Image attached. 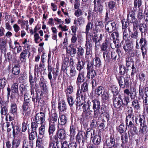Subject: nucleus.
Masks as SVG:
<instances>
[{"mask_svg": "<svg viewBox=\"0 0 148 148\" xmlns=\"http://www.w3.org/2000/svg\"><path fill=\"white\" fill-rule=\"evenodd\" d=\"M116 78L120 88H128L131 85V79L129 76L126 75L124 77L121 75L116 76Z\"/></svg>", "mask_w": 148, "mask_h": 148, "instance_id": "obj_1", "label": "nucleus"}, {"mask_svg": "<svg viewBox=\"0 0 148 148\" xmlns=\"http://www.w3.org/2000/svg\"><path fill=\"white\" fill-rule=\"evenodd\" d=\"M118 143L116 142L113 135H111L104 143L103 148L117 147Z\"/></svg>", "mask_w": 148, "mask_h": 148, "instance_id": "obj_2", "label": "nucleus"}, {"mask_svg": "<svg viewBox=\"0 0 148 148\" xmlns=\"http://www.w3.org/2000/svg\"><path fill=\"white\" fill-rule=\"evenodd\" d=\"M37 114H36L35 116L34 120V119L33 121H34V122H32V123L31 128L32 129V132L29 135V139L30 140H34L36 137H37V133L36 131V128L37 127V119L36 118V116Z\"/></svg>", "mask_w": 148, "mask_h": 148, "instance_id": "obj_3", "label": "nucleus"}, {"mask_svg": "<svg viewBox=\"0 0 148 148\" xmlns=\"http://www.w3.org/2000/svg\"><path fill=\"white\" fill-rule=\"evenodd\" d=\"M12 93L10 96V101H12L14 98H19V93L18 91V84L17 83H14L13 84L11 87Z\"/></svg>", "mask_w": 148, "mask_h": 148, "instance_id": "obj_4", "label": "nucleus"}, {"mask_svg": "<svg viewBox=\"0 0 148 148\" xmlns=\"http://www.w3.org/2000/svg\"><path fill=\"white\" fill-rule=\"evenodd\" d=\"M106 31L110 33H112L117 29L116 23L112 21L106 23L105 25Z\"/></svg>", "mask_w": 148, "mask_h": 148, "instance_id": "obj_5", "label": "nucleus"}, {"mask_svg": "<svg viewBox=\"0 0 148 148\" xmlns=\"http://www.w3.org/2000/svg\"><path fill=\"white\" fill-rule=\"evenodd\" d=\"M85 132L81 131L79 132L76 136V143L79 144V146H83L84 143Z\"/></svg>", "mask_w": 148, "mask_h": 148, "instance_id": "obj_6", "label": "nucleus"}, {"mask_svg": "<svg viewBox=\"0 0 148 148\" xmlns=\"http://www.w3.org/2000/svg\"><path fill=\"white\" fill-rule=\"evenodd\" d=\"M135 116L134 115H126L125 119V126L129 128L134 124Z\"/></svg>", "mask_w": 148, "mask_h": 148, "instance_id": "obj_7", "label": "nucleus"}, {"mask_svg": "<svg viewBox=\"0 0 148 148\" xmlns=\"http://www.w3.org/2000/svg\"><path fill=\"white\" fill-rule=\"evenodd\" d=\"M85 73L84 71L79 72L76 81V84L79 87L81 84L86 79Z\"/></svg>", "mask_w": 148, "mask_h": 148, "instance_id": "obj_8", "label": "nucleus"}, {"mask_svg": "<svg viewBox=\"0 0 148 148\" xmlns=\"http://www.w3.org/2000/svg\"><path fill=\"white\" fill-rule=\"evenodd\" d=\"M113 104L115 108L119 109L121 107H122L121 95H119L118 97H117L116 96H113Z\"/></svg>", "mask_w": 148, "mask_h": 148, "instance_id": "obj_9", "label": "nucleus"}, {"mask_svg": "<svg viewBox=\"0 0 148 148\" xmlns=\"http://www.w3.org/2000/svg\"><path fill=\"white\" fill-rule=\"evenodd\" d=\"M90 109L91 110L100 109V102L98 99H94L91 102H90Z\"/></svg>", "mask_w": 148, "mask_h": 148, "instance_id": "obj_10", "label": "nucleus"}, {"mask_svg": "<svg viewBox=\"0 0 148 148\" xmlns=\"http://www.w3.org/2000/svg\"><path fill=\"white\" fill-rule=\"evenodd\" d=\"M49 123L55 124L58 120V114L55 112H52L51 110L50 113H49Z\"/></svg>", "mask_w": 148, "mask_h": 148, "instance_id": "obj_11", "label": "nucleus"}, {"mask_svg": "<svg viewBox=\"0 0 148 148\" xmlns=\"http://www.w3.org/2000/svg\"><path fill=\"white\" fill-rule=\"evenodd\" d=\"M67 121V118L65 115L62 114L60 115L58 119V127L60 125L62 126L65 125Z\"/></svg>", "mask_w": 148, "mask_h": 148, "instance_id": "obj_12", "label": "nucleus"}, {"mask_svg": "<svg viewBox=\"0 0 148 148\" xmlns=\"http://www.w3.org/2000/svg\"><path fill=\"white\" fill-rule=\"evenodd\" d=\"M55 126V124L49 123L48 133L49 136V138H50V141H52V136L56 130Z\"/></svg>", "mask_w": 148, "mask_h": 148, "instance_id": "obj_13", "label": "nucleus"}, {"mask_svg": "<svg viewBox=\"0 0 148 148\" xmlns=\"http://www.w3.org/2000/svg\"><path fill=\"white\" fill-rule=\"evenodd\" d=\"M58 108L59 112L66 111L67 108L66 102L64 101H59Z\"/></svg>", "mask_w": 148, "mask_h": 148, "instance_id": "obj_14", "label": "nucleus"}, {"mask_svg": "<svg viewBox=\"0 0 148 148\" xmlns=\"http://www.w3.org/2000/svg\"><path fill=\"white\" fill-rule=\"evenodd\" d=\"M85 62L83 60H78L77 64H76V68L79 72H81L82 70L84 68Z\"/></svg>", "mask_w": 148, "mask_h": 148, "instance_id": "obj_15", "label": "nucleus"}, {"mask_svg": "<svg viewBox=\"0 0 148 148\" xmlns=\"http://www.w3.org/2000/svg\"><path fill=\"white\" fill-rule=\"evenodd\" d=\"M40 124L41 126L38 129V139L41 141H42V138L43 137L45 132V125L43 123Z\"/></svg>", "mask_w": 148, "mask_h": 148, "instance_id": "obj_16", "label": "nucleus"}, {"mask_svg": "<svg viewBox=\"0 0 148 148\" xmlns=\"http://www.w3.org/2000/svg\"><path fill=\"white\" fill-rule=\"evenodd\" d=\"M123 48L125 52H129V50L133 49L134 46L132 42L130 41H127L125 45L123 46Z\"/></svg>", "mask_w": 148, "mask_h": 148, "instance_id": "obj_17", "label": "nucleus"}, {"mask_svg": "<svg viewBox=\"0 0 148 148\" xmlns=\"http://www.w3.org/2000/svg\"><path fill=\"white\" fill-rule=\"evenodd\" d=\"M13 100L10 105V114H12L14 115L17 116V105L15 103H13Z\"/></svg>", "mask_w": 148, "mask_h": 148, "instance_id": "obj_18", "label": "nucleus"}, {"mask_svg": "<svg viewBox=\"0 0 148 148\" xmlns=\"http://www.w3.org/2000/svg\"><path fill=\"white\" fill-rule=\"evenodd\" d=\"M39 84L41 90L43 91V92H45L47 91L45 81L43 78L40 79Z\"/></svg>", "mask_w": 148, "mask_h": 148, "instance_id": "obj_19", "label": "nucleus"}, {"mask_svg": "<svg viewBox=\"0 0 148 148\" xmlns=\"http://www.w3.org/2000/svg\"><path fill=\"white\" fill-rule=\"evenodd\" d=\"M121 100L122 107L126 108L130 102L129 97L128 96H124L123 97H121Z\"/></svg>", "mask_w": 148, "mask_h": 148, "instance_id": "obj_20", "label": "nucleus"}, {"mask_svg": "<svg viewBox=\"0 0 148 148\" xmlns=\"http://www.w3.org/2000/svg\"><path fill=\"white\" fill-rule=\"evenodd\" d=\"M110 36L112 38V40L114 44L115 43H116V41L117 42V43H119V34L117 29L112 32Z\"/></svg>", "mask_w": 148, "mask_h": 148, "instance_id": "obj_21", "label": "nucleus"}, {"mask_svg": "<svg viewBox=\"0 0 148 148\" xmlns=\"http://www.w3.org/2000/svg\"><path fill=\"white\" fill-rule=\"evenodd\" d=\"M27 52L26 50H23L19 56L20 60L21 62L25 63L27 60L28 56L27 55Z\"/></svg>", "mask_w": 148, "mask_h": 148, "instance_id": "obj_22", "label": "nucleus"}, {"mask_svg": "<svg viewBox=\"0 0 148 148\" xmlns=\"http://www.w3.org/2000/svg\"><path fill=\"white\" fill-rule=\"evenodd\" d=\"M59 138L60 139H64L66 137V132L63 129H60L59 130L56 134Z\"/></svg>", "mask_w": 148, "mask_h": 148, "instance_id": "obj_23", "label": "nucleus"}, {"mask_svg": "<svg viewBox=\"0 0 148 148\" xmlns=\"http://www.w3.org/2000/svg\"><path fill=\"white\" fill-rule=\"evenodd\" d=\"M69 49L66 48L67 53L69 54L71 57H73L75 54L76 52V49L72 45L69 46L68 47Z\"/></svg>", "mask_w": 148, "mask_h": 148, "instance_id": "obj_24", "label": "nucleus"}, {"mask_svg": "<svg viewBox=\"0 0 148 148\" xmlns=\"http://www.w3.org/2000/svg\"><path fill=\"white\" fill-rule=\"evenodd\" d=\"M139 29L141 32V36H143V34L145 35L148 30V28L146 25L144 24H140Z\"/></svg>", "mask_w": 148, "mask_h": 148, "instance_id": "obj_25", "label": "nucleus"}, {"mask_svg": "<svg viewBox=\"0 0 148 148\" xmlns=\"http://www.w3.org/2000/svg\"><path fill=\"white\" fill-rule=\"evenodd\" d=\"M76 95V99L77 100H78V99L79 100L80 98L81 97V99L83 100L85 98V97L86 96V93L80 90V89L79 88L77 89Z\"/></svg>", "mask_w": 148, "mask_h": 148, "instance_id": "obj_26", "label": "nucleus"}, {"mask_svg": "<svg viewBox=\"0 0 148 148\" xmlns=\"http://www.w3.org/2000/svg\"><path fill=\"white\" fill-rule=\"evenodd\" d=\"M125 62V66L127 69H128L129 67L130 68L131 66H132L133 64H134L133 59L129 56L126 58Z\"/></svg>", "mask_w": 148, "mask_h": 148, "instance_id": "obj_27", "label": "nucleus"}, {"mask_svg": "<svg viewBox=\"0 0 148 148\" xmlns=\"http://www.w3.org/2000/svg\"><path fill=\"white\" fill-rule=\"evenodd\" d=\"M96 75L95 71L94 70L87 71L86 77L89 79H92L95 77Z\"/></svg>", "mask_w": 148, "mask_h": 148, "instance_id": "obj_28", "label": "nucleus"}, {"mask_svg": "<svg viewBox=\"0 0 148 148\" xmlns=\"http://www.w3.org/2000/svg\"><path fill=\"white\" fill-rule=\"evenodd\" d=\"M85 46L86 49L85 57L87 59H88L89 56L90 54V48L92 47L91 43H90L89 41H86Z\"/></svg>", "mask_w": 148, "mask_h": 148, "instance_id": "obj_29", "label": "nucleus"}, {"mask_svg": "<svg viewBox=\"0 0 148 148\" xmlns=\"http://www.w3.org/2000/svg\"><path fill=\"white\" fill-rule=\"evenodd\" d=\"M136 19L135 12L133 11H132L128 14L127 20L128 22L130 21V23H132Z\"/></svg>", "mask_w": 148, "mask_h": 148, "instance_id": "obj_30", "label": "nucleus"}, {"mask_svg": "<svg viewBox=\"0 0 148 148\" xmlns=\"http://www.w3.org/2000/svg\"><path fill=\"white\" fill-rule=\"evenodd\" d=\"M94 5V11L96 12L101 13L103 9L102 5L101 3H95Z\"/></svg>", "mask_w": 148, "mask_h": 148, "instance_id": "obj_31", "label": "nucleus"}, {"mask_svg": "<svg viewBox=\"0 0 148 148\" xmlns=\"http://www.w3.org/2000/svg\"><path fill=\"white\" fill-rule=\"evenodd\" d=\"M101 140V137L100 135H95L93 138L92 140L93 143L95 145H99Z\"/></svg>", "mask_w": 148, "mask_h": 148, "instance_id": "obj_32", "label": "nucleus"}, {"mask_svg": "<svg viewBox=\"0 0 148 148\" xmlns=\"http://www.w3.org/2000/svg\"><path fill=\"white\" fill-rule=\"evenodd\" d=\"M95 26L96 31H98L99 30V29L103 28L104 25L102 21H97L95 22Z\"/></svg>", "mask_w": 148, "mask_h": 148, "instance_id": "obj_33", "label": "nucleus"}, {"mask_svg": "<svg viewBox=\"0 0 148 148\" xmlns=\"http://www.w3.org/2000/svg\"><path fill=\"white\" fill-rule=\"evenodd\" d=\"M138 101L136 99L132 101V106L135 110H138L140 108V104Z\"/></svg>", "mask_w": 148, "mask_h": 148, "instance_id": "obj_34", "label": "nucleus"}, {"mask_svg": "<svg viewBox=\"0 0 148 148\" xmlns=\"http://www.w3.org/2000/svg\"><path fill=\"white\" fill-rule=\"evenodd\" d=\"M75 128L73 125L71 124L70 128V137L71 140H73L74 138V136L75 134Z\"/></svg>", "mask_w": 148, "mask_h": 148, "instance_id": "obj_35", "label": "nucleus"}, {"mask_svg": "<svg viewBox=\"0 0 148 148\" xmlns=\"http://www.w3.org/2000/svg\"><path fill=\"white\" fill-rule=\"evenodd\" d=\"M128 128L129 129V130L128 132L129 134L130 133L131 134L132 136L134 135L135 134H137L138 130L137 127L134 126V124L131 127H130L129 128Z\"/></svg>", "mask_w": 148, "mask_h": 148, "instance_id": "obj_36", "label": "nucleus"}, {"mask_svg": "<svg viewBox=\"0 0 148 148\" xmlns=\"http://www.w3.org/2000/svg\"><path fill=\"white\" fill-rule=\"evenodd\" d=\"M127 128L126 127L125 128L124 124L123 123H122L120 124L119 126L116 127V129L120 134H122L124 132L126 131Z\"/></svg>", "mask_w": 148, "mask_h": 148, "instance_id": "obj_37", "label": "nucleus"}, {"mask_svg": "<svg viewBox=\"0 0 148 148\" xmlns=\"http://www.w3.org/2000/svg\"><path fill=\"white\" fill-rule=\"evenodd\" d=\"M139 43L140 44V47H145L146 46L147 44V41L145 36H141Z\"/></svg>", "mask_w": 148, "mask_h": 148, "instance_id": "obj_38", "label": "nucleus"}, {"mask_svg": "<svg viewBox=\"0 0 148 148\" xmlns=\"http://www.w3.org/2000/svg\"><path fill=\"white\" fill-rule=\"evenodd\" d=\"M92 40L95 43V47L98 46L100 44L99 42L101 40L99 39L98 35L97 34H95L92 38Z\"/></svg>", "mask_w": 148, "mask_h": 148, "instance_id": "obj_39", "label": "nucleus"}, {"mask_svg": "<svg viewBox=\"0 0 148 148\" xmlns=\"http://www.w3.org/2000/svg\"><path fill=\"white\" fill-rule=\"evenodd\" d=\"M84 136V139H86L87 138H91L93 137L92 132L91 128H88L87 130L86 133H85Z\"/></svg>", "mask_w": 148, "mask_h": 148, "instance_id": "obj_40", "label": "nucleus"}, {"mask_svg": "<svg viewBox=\"0 0 148 148\" xmlns=\"http://www.w3.org/2000/svg\"><path fill=\"white\" fill-rule=\"evenodd\" d=\"M11 125L12 126V127L13 129V135L14 136H15L19 133L20 131V128L18 126L16 125L14 126L13 124L12 123Z\"/></svg>", "mask_w": 148, "mask_h": 148, "instance_id": "obj_41", "label": "nucleus"}, {"mask_svg": "<svg viewBox=\"0 0 148 148\" xmlns=\"http://www.w3.org/2000/svg\"><path fill=\"white\" fill-rule=\"evenodd\" d=\"M32 142L31 141H28L25 140L23 141L22 148H30V147L33 146Z\"/></svg>", "mask_w": 148, "mask_h": 148, "instance_id": "obj_42", "label": "nucleus"}, {"mask_svg": "<svg viewBox=\"0 0 148 148\" xmlns=\"http://www.w3.org/2000/svg\"><path fill=\"white\" fill-rule=\"evenodd\" d=\"M38 122H39L40 124H42L45 121V115L44 113L40 112L38 113Z\"/></svg>", "mask_w": 148, "mask_h": 148, "instance_id": "obj_43", "label": "nucleus"}, {"mask_svg": "<svg viewBox=\"0 0 148 148\" xmlns=\"http://www.w3.org/2000/svg\"><path fill=\"white\" fill-rule=\"evenodd\" d=\"M66 97L69 106L71 107H72L75 102V100H74L73 98L71 95H67Z\"/></svg>", "mask_w": 148, "mask_h": 148, "instance_id": "obj_44", "label": "nucleus"}, {"mask_svg": "<svg viewBox=\"0 0 148 148\" xmlns=\"http://www.w3.org/2000/svg\"><path fill=\"white\" fill-rule=\"evenodd\" d=\"M121 140L122 141L121 146H123L124 145L127 143L128 138L127 134V133H125L124 134L121 135Z\"/></svg>", "mask_w": 148, "mask_h": 148, "instance_id": "obj_45", "label": "nucleus"}, {"mask_svg": "<svg viewBox=\"0 0 148 148\" xmlns=\"http://www.w3.org/2000/svg\"><path fill=\"white\" fill-rule=\"evenodd\" d=\"M147 128V126L145 124H143L142 127H140L139 132L140 136H143L146 133Z\"/></svg>", "mask_w": 148, "mask_h": 148, "instance_id": "obj_46", "label": "nucleus"}, {"mask_svg": "<svg viewBox=\"0 0 148 148\" xmlns=\"http://www.w3.org/2000/svg\"><path fill=\"white\" fill-rule=\"evenodd\" d=\"M95 90L96 94L99 96L101 95L105 91L104 88L101 86H99L97 89L95 88Z\"/></svg>", "mask_w": 148, "mask_h": 148, "instance_id": "obj_47", "label": "nucleus"}, {"mask_svg": "<svg viewBox=\"0 0 148 148\" xmlns=\"http://www.w3.org/2000/svg\"><path fill=\"white\" fill-rule=\"evenodd\" d=\"M90 112V110L83 111L82 114V117L86 119H89L91 117L92 115Z\"/></svg>", "mask_w": 148, "mask_h": 148, "instance_id": "obj_48", "label": "nucleus"}, {"mask_svg": "<svg viewBox=\"0 0 148 148\" xmlns=\"http://www.w3.org/2000/svg\"><path fill=\"white\" fill-rule=\"evenodd\" d=\"M88 90V85L86 81L84 82L81 85V89L82 91L86 93Z\"/></svg>", "mask_w": 148, "mask_h": 148, "instance_id": "obj_49", "label": "nucleus"}, {"mask_svg": "<svg viewBox=\"0 0 148 148\" xmlns=\"http://www.w3.org/2000/svg\"><path fill=\"white\" fill-rule=\"evenodd\" d=\"M82 109L83 111L90 110L91 112H93V110L90 109V105L89 101L87 102L86 104L85 103L83 104L82 106Z\"/></svg>", "mask_w": 148, "mask_h": 148, "instance_id": "obj_50", "label": "nucleus"}, {"mask_svg": "<svg viewBox=\"0 0 148 148\" xmlns=\"http://www.w3.org/2000/svg\"><path fill=\"white\" fill-rule=\"evenodd\" d=\"M29 33L31 34H34V40L36 43H37V26H36L34 29L29 30Z\"/></svg>", "mask_w": 148, "mask_h": 148, "instance_id": "obj_51", "label": "nucleus"}, {"mask_svg": "<svg viewBox=\"0 0 148 148\" xmlns=\"http://www.w3.org/2000/svg\"><path fill=\"white\" fill-rule=\"evenodd\" d=\"M86 62L87 66L86 69L87 71L94 70V66L95 65L93 62L90 60H87Z\"/></svg>", "mask_w": 148, "mask_h": 148, "instance_id": "obj_52", "label": "nucleus"}, {"mask_svg": "<svg viewBox=\"0 0 148 148\" xmlns=\"http://www.w3.org/2000/svg\"><path fill=\"white\" fill-rule=\"evenodd\" d=\"M110 89L113 95V96H116L119 94V90L118 88L116 86H112L110 87Z\"/></svg>", "mask_w": 148, "mask_h": 148, "instance_id": "obj_53", "label": "nucleus"}, {"mask_svg": "<svg viewBox=\"0 0 148 148\" xmlns=\"http://www.w3.org/2000/svg\"><path fill=\"white\" fill-rule=\"evenodd\" d=\"M144 17V13L143 10L139 8L137 16V19L139 22Z\"/></svg>", "mask_w": 148, "mask_h": 148, "instance_id": "obj_54", "label": "nucleus"}, {"mask_svg": "<svg viewBox=\"0 0 148 148\" xmlns=\"http://www.w3.org/2000/svg\"><path fill=\"white\" fill-rule=\"evenodd\" d=\"M73 88L72 85L67 86L66 88L65 89V92L66 96L70 95H69L73 92Z\"/></svg>", "mask_w": 148, "mask_h": 148, "instance_id": "obj_55", "label": "nucleus"}, {"mask_svg": "<svg viewBox=\"0 0 148 148\" xmlns=\"http://www.w3.org/2000/svg\"><path fill=\"white\" fill-rule=\"evenodd\" d=\"M127 29H123V39L125 41H127L128 39V36H129L128 32H131L130 29V28H128Z\"/></svg>", "mask_w": 148, "mask_h": 148, "instance_id": "obj_56", "label": "nucleus"}, {"mask_svg": "<svg viewBox=\"0 0 148 148\" xmlns=\"http://www.w3.org/2000/svg\"><path fill=\"white\" fill-rule=\"evenodd\" d=\"M20 67L17 66H15L12 68V74L15 75H18L20 73Z\"/></svg>", "mask_w": 148, "mask_h": 148, "instance_id": "obj_57", "label": "nucleus"}, {"mask_svg": "<svg viewBox=\"0 0 148 148\" xmlns=\"http://www.w3.org/2000/svg\"><path fill=\"white\" fill-rule=\"evenodd\" d=\"M69 75L70 76L73 77L75 76L76 74V71L73 66H71L69 67Z\"/></svg>", "mask_w": 148, "mask_h": 148, "instance_id": "obj_58", "label": "nucleus"}, {"mask_svg": "<svg viewBox=\"0 0 148 148\" xmlns=\"http://www.w3.org/2000/svg\"><path fill=\"white\" fill-rule=\"evenodd\" d=\"M1 108L0 110V114L2 118H3L4 116L7 114L8 110L7 108L5 106L1 107Z\"/></svg>", "mask_w": 148, "mask_h": 148, "instance_id": "obj_59", "label": "nucleus"}, {"mask_svg": "<svg viewBox=\"0 0 148 148\" xmlns=\"http://www.w3.org/2000/svg\"><path fill=\"white\" fill-rule=\"evenodd\" d=\"M109 44V42L108 39L105 40L104 42L103 43L101 47V48L102 51H105L108 48V45Z\"/></svg>", "mask_w": 148, "mask_h": 148, "instance_id": "obj_60", "label": "nucleus"}, {"mask_svg": "<svg viewBox=\"0 0 148 148\" xmlns=\"http://www.w3.org/2000/svg\"><path fill=\"white\" fill-rule=\"evenodd\" d=\"M111 59L113 62L116 61V60H118L120 58V56H119L117 53L114 51H112L111 53Z\"/></svg>", "mask_w": 148, "mask_h": 148, "instance_id": "obj_61", "label": "nucleus"}, {"mask_svg": "<svg viewBox=\"0 0 148 148\" xmlns=\"http://www.w3.org/2000/svg\"><path fill=\"white\" fill-rule=\"evenodd\" d=\"M110 54V53L107 51H106L103 53V57L105 60L108 62H110L111 60Z\"/></svg>", "mask_w": 148, "mask_h": 148, "instance_id": "obj_62", "label": "nucleus"}, {"mask_svg": "<svg viewBox=\"0 0 148 148\" xmlns=\"http://www.w3.org/2000/svg\"><path fill=\"white\" fill-rule=\"evenodd\" d=\"M125 108V112H126V115H134L133 114V109L132 107L128 106Z\"/></svg>", "mask_w": 148, "mask_h": 148, "instance_id": "obj_63", "label": "nucleus"}, {"mask_svg": "<svg viewBox=\"0 0 148 148\" xmlns=\"http://www.w3.org/2000/svg\"><path fill=\"white\" fill-rule=\"evenodd\" d=\"M102 100L104 101H105L108 99L109 96L108 93L105 91L101 95Z\"/></svg>", "mask_w": 148, "mask_h": 148, "instance_id": "obj_64", "label": "nucleus"}]
</instances>
